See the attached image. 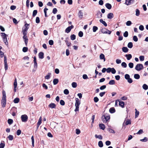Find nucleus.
<instances>
[{
	"mask_svg": "<svg viewBox=\"0 0 148 148\" xmlns=\"http://www.w3.org/2000/svg\"><path fill=\"white\" fill-rule=\"evenodd\" d=\"M118 101L119 102V105L122 108H123L125 104L124 102L123 101H119V100H118Z\"/></svg>",
	"mask_w": 148,
	"mask_h": 148,
	"instance_id": "11",
	"label": "nucleus"
},
{
	"mask_svg": "<svg viewBox=\"0 0 148 148\" xmlns=\"http://www.w3.org/2000/svg\"><path fill=\"white\" fill-rule=\"evenodd\" d=\"M8 123L9 125H11L13 123V120L12 119H9L8 120Z\"/></svg>",
	"mask_w": 148,
	"mask_h": 148,
	"instance_id": "37",
	"label": "nucleus"
},
{
	"mask_svg": "<svg viewBox=\"0 0 148 148\" xmlns=\"http://www.w3.org/2000/svg\"><path fill=\"white\" fill-rule=\"evenodd\" d=\"M109 112L111 113H113L115 112V110L114 108H111L109 109Z\"/></svg>",
	"mask_w": 148,
	"mask_h": 148,
	"instance_id": "22",
	"label": "nucleus"
},
{
	"mask_svg": "<svg viewBox=\"0 0 148 148\" xmlns=\"http://www.w3.org/2000/svg\"><path fill=\"white\" fill-rule=\"evenodd\" d=\"M140 141L142 142H146L148 141V138L147 137H145L143 139H140Z\"/></svg>",
	"mask_w": 148,
	"mask_h": 148,
	"instance_id": "32",
	"label": "nucleus"
},
{
	"mask_svg": "<svg viewBox=\"0 0 148 148\" xmlns=\"http://www.w3.org/2000/svg\"><path fill=\"white\" fill-rule=\"evenodd\" d=\"M19 101V99L18 98H15L14 100V102L15 103H18Z\"/></svg>",
	"mask_w": 148,
	"mask_h": 148,
	"instance_id": "38",
	"label": "nucleus"
},
{
	"mask_svg": "<svg viewBox=\"0 0 148 148\" xmlns=\"http://www.w3.org/2000/svg\"><path fill=\"white\" fill-rule=\"evenodd\" d=\"M143 69V65L141 64H137L135 67V69L138 71H140Z\"/></svg>",
	"mask_w": 148,
	"mask_h": 148,
	"instance_id": "3",
	"label": "nucleus"
},
{
	"mask_svg": "<svg viewBox=\"0 0 148 148\" xmlns=\"http://www.w3.org/2000/svg\"><path fill=\"white\" fill-rule=\"evenodd\" d=\"M98 145L99 147H102L103 146V144L102 142L101 141H99L98 142Z\"/></svg>",
	"mask_w": 148,
	"mask_h": 148,
	"instance_id": "30",
	"label": "nucleus"
},
{
	"mask_svg": "<svg viewBox=\"0 0 148 148\" xmlns=\"http://www.w3.org/2000/svg\"><path fill=\"white\" fill-rule=\"evenodd\" d=\"M28 116L26 114H23L21 116V119L23 122H26L28 120Z\"/></svg>",
	"mask_w": 148,
	"mask_h": 148,
	"instance_id": "5",
	"label": "nucleus"
},
{
	"mask_svg": "<svg viewBox=\"0 0 148 148\" xmlns=\"http://www.w3.org/2000/svg\"><path fill=\"white\" fill-rule=\"evenodd\" d=\"M99 126L100 128L102 130H104L105 128V126L104 124H100Z\"/></svg>",
	"mask_w": 148,
	"mask_h": 148,
	"instance_id": "19",
	"label": "nucleus"
},
{
	"mask_svg": "<svg viewBox=\"0 0 148 148\" xmlns=\"http://www.w3.org/2000/svg\"><path fill=\"white\" fill-rule=\"evenodd\" d=\"M114 17V14L112 13H109L107 15V18L111 19Z\"/></svg>",
	"mask_w": 148,
	"mask_h": 148,
	"instance_id": "8",
	"label": "nucleus"
},
{
	"mask_svg": "<svg viewBox=\"0 0 148 148\" xmlns=\"http://www.w3.org/2000/svg\"><path fill=\"white\" fill-rule=\"evenodd\" d=\"M70 38H71V39L72 40H74L75 39V38H76L75 35L74 34H72L71 35Z\"/></svg>",
	"mask_w": 148,
	"mask_h": 148,
	"instance_id": "43",
	"label": "nucleus"
},
{
	"mask_svg": "<svg viewBox=\"0 0 148 148\" xmlns=\"http://www.w3.org/2000/svg\"><path fill=\"white\" fill-rule=\"evenodd\" d=\"M106 88V85H103L101 86L100 87V89L101 90H103L104 89Z\"/></svg>",
	"mask_w": 148,
	"mask_h": 148,
	"instance_id": "64",
	"label": "nucleus"
},
{
	"mask_svg": "<svg viewBox=\"0 0 148 148\" xmlns=\"http://www.w3.org/2000/svg\"><path fill=\"white\" fill-rule=\"evenodd\" d=\"M110 116H102V118L103 119H103H104L106 120V121H108V120H109L110 119Z\"/></svg>",
	"mask_w": 148,
	"mask_h": 148,
	"instance_id": "13",
	"label": "nucleus"
},
{
	"mask_svg": "<svg viewBox=\"0 0 148 148\" xmlns=\"http://www.w3.org/2000/svg\"><path fill=\"white\" fill-rule=\"evenodd\" d=\"M83 13L82 12L81 10H80L78 13V15L79 17L81 18H82L83 16Z\"/></svg>",
	"mask_w": 148,
	"mask_h": 148,
	"instance_id": "25",
	"label": "nucleus"
},
{
	"mask_svg": "<svg viewBox=\"0 0 148 148\" xmlns=\"http://www.w3.org/2000/svg\"><path fill=\"white\" fill-rule=\"evenodd\" d=\"M1 36L3 38V41L6 45H8V42L7 40V36H8L7 34H5L4 33H1Z\"/></svg>",
	"mask_w": 148,
	"mask_h": 148,
	"instance_id": "1",
	"label": "nucleus"
},
{
	"mask_svg": "<svg viewBox=\"0 0 148 148\" xmlns=\"http://www.w3.org/2000/svg\"><path fill=\"white\" fill-rule=\"evenodd\" d=\"M133 40L134 41L137 42L138 40V38L136 36H134L133 37Z\"/></svg>",
	"mask_w": 148,
	"mask_h": 148,
	"instance_id": "54",
	"label": "nucleus"
},
{
	"mask_svg": "<svg viewBox=\"0 0 148 148\" xmlns=\"http://www.w3.org/2000/svg\"><path fill=\"white\" fill-rule=\"evenodd\" d=\"M123 51L125 53L127 52L128 51V49L126 47H123L122 48Z\"/></svg>",
	"mask_w": 148,
	"mask_h": 148,
	"instance_id": "24",
	"label": "nucleus"
},
{
	"mask_svg": "<svg viewBox=\"0 0 148 148\" xmlns=\"http://www.w3.org/2000/svg\"><path fill=\"white\" fill-rule=\"evenodd\" d=\"M102 14L100 11H98L97 12L96 14L97 17L98 18H100L102 17Z\"/></svg>",
	"mask_w": 148,
	"mask_h": 148,
	"instance_id": "7",
	"label": "nucleus"
},
{
	"mask_svg": "<svg viewBox=\"0 0 148 148\" xmlns=\"http://www.w3.org/2000/svg\"><path fill=\"white\" fill-rule=\"evenodd\" d=\"M28 50V48L27 47H24L23 48V51L24 52H26Z\"/></svg>",
	"mask_w": 148,
	"mask_h": 148,
	"instance_id": "52",
	"label": "nucleus"
},
{
	"mask_svg": "<svg viewBox=\"0 0 148 148\" xmlns=\"http://www.w3.org/2000/svg\"><path fill=\"white\" fill-rule=\"evenodd\" d=\"M134 77L136 79H139L140 78V76L138 74H136L134 75Z\"/></svg>",
	"mask_w": 148,
	"mask_h": 148,
	"instance_id": "31",
	"label": "nucleus"
},
{
	"mask_svg": "<svg viewBox=\"0 0 148 148\" xmlns=\"http://www.w3.org/2000/svg\"><path fill=\"white\" fill-rule=\"evenodd\" d=\"M140 60L141 61H143L144 60V56H141L139 57Z\"/></svg>",
	"mask_w": 148,
	"mask_h": 148,
	"instance_id": "56",
	"label": "nucleus"
},
{
	"mask_svg": "<svg viewBox=\"0 0 148 148\" xmlns=\"http://www.w3.org/2000/svg\"><path fill=\"white\" fill-rule=\"evenodd\" d=\"M127 47L130 48H131L133 47V44L132 42H129L128 45Z\"/></svg>",
	"mask_w": 148,
	"mask_h": 148,
	"instance_id": "36",
	"label": "nucleus"
},
{
	"mask_svg": "<svg viewBox=\"0 0 148 148\" xmlns=\"http://www.w3.org/2000/svg\"><path fill=\"white\" fill-rule=\"evenodd\" d=\"M59 82V80L58 79H54L53 81V82L54 85H56Z\"/></svg>",
	"mask_w": 148,
	"mask_h": 148,
	"instance_id": "26",
	"label": "nucleus"
},
{
	"mask_svg": "<svg viewBox=\"0 0 148 148\" xmlns=\"http://www.w3.org/2000/svg\"><path fill=\"white\" fill-rule=\"evenodd\" d=\"M98 27L96 26H94L92 28V30L93 32H95L98 29Z\"/></svg>",
	"mask_w": 148,
	"mask_h": 148,
	"instance_id": "45",
	"label": "nucleus"
},
{
	"mask_svg": "<svg viewBox=\"0 0 148 148\" xmlns=\"http://www.w3.org/2000/svg\"><path fill=\"white\" fill-rule=\"evenodd\" d=\"M31 140L32 141V145L33 147H34V136H33L31 137Z\"/></svg>",
	"mask_w": 148,
	"mask_h": 148,
	"instance_id": "44",
	"label": "nucleus"
},
{
	"mask_svg": "<svg viewBox=\"0 0 148 148\" xmlns=\"http://www.w3.org/2000/svg\"><path fill=\"white\" fill-rule=\"evenodd\" d=\"M3 97L2 99L6 100V96L5 92L4 90L2 91Z\"/></svg>",
	"mask_w": 148,
	"mask_h": 148,
	"instance_id": "15",
	"label": "nucleus"
},
{
	"mask_svg": "<svg viewBox=\"0 0 148 148\" xmlns=\"http://www.w3.org/2000/svg\"><path fill=\"white\" fill-rule=\"evenodd\" d=\"M41 121H42L41 117H40V118H39V119L38 120V121L37 124V127H36L37 129H36V130H37L38 129L39 126H40V125L41 124Z\"/></svg>",
	"mask_w": 148,
	"mask_h": 148,
	"instance_id": "10",
	"label": "nucleus"
},
{
	"mask_svg": "<svg viewBox=\"0 0 148 148\" xmlns=\"http://www.w3.org/2000/svg\"><path fill=\"white\" fill-rule=\"evenodd\" d=\"M135 110L136 112L135 117L136 118H137L138 116L139 115V111H138L136 109H135Z\"/></svg>",
	"mask_w": 148,
	"mask_h": 148,
	"instance_id": "28",
	"label": "nucleus"
},
{
	"mask_svg": "<svg viewBox=\"0 0 148 148\" xmlns=\"http://www.w3.org/2000/svg\"><path fill=\"white\" fill-rule=\"evenodd\" d=\"M123 36L125 37H127L128 36V32L127 31H125L123 34Z\"/></svg>",
	"mask_w": 148,
	"mask_h": 148,
	"instance_id": "62",
	"label": "nucleus"
},
{
	"mask_svg": "<svg viewBox=\"0 0 148 148\" xmlns=\"http://www.w3.org/2000/svg\"><path fill=\"white\" fill-rule=\"evenodd\" d=\"M131 124V121L130 120H127L125 124L126 125H127L129 124Z\"/></svg>",
	"mask_w": 148,
	"mask_h": 148,
	"instance_id": "55",
	"label": "nucleus"
},
{
	"mask_svg": "<svg viewBox=\"0 0 148 148\" xmlns=\"http://www.w3.org/2000/svg\"><path fill=\"white\" fill-rule=\"evenodd\" d=\"M36 22L37 23H38L40 22V20L39 18L38 17H37L36 18Z\"/></svg>",
	"mask_w": 148,
	"mask_h": 148,
	"instance_id": "53",
	"label": "nucleus"
},
{
	"mask_svg": "<svg viewBox=\"0 0 148 148\" xmlns=\"http://www.w3.org/2000/svg\"><path fill=\"white\" fill-rule=\"evenodd\" d=\"M75 106L76 107L75 109V112H77L79 110V106L80 104V102L79 101L78 98H76L75 99Z\"/></svg>",
	"mask_w": 148,
	"mask_h": 148,
	"instance_id": "2",
	"label": "nucleus"
},
{
	"mask_svg": "<svg viewBox=\"0 0 148 148\" xmlns=\"http://www.w3.org/2000/svg\"><path fill=\"white\" fill-rule=\"evenodd\" d=\"M140 11L139 10L137 9L136 10V15L137 16H138L140 15Z\"/></svg>",
	"mask_w": 148,
	"mask_h": 148,
	"instance_id": "34",
	"label": "nucleus"
},
{
	"mask_svg": "<svg viewBox=\"0 0 148 148\" xmlns=\"http://www.w3.org/2000/svg\"><path fill=\"white\" fill-rule=\"evenodd\" d=\"M22 32H23V34L24 35L23 37V38H24L25 37V38L27 34V31H26V30L25 31L24 30H22Z\"/></svg>",
	"mask_w": 148,
	"mask_h": 148,
	"instance_id": "27",
	"label": "nucleus"
},
{
	"mask_svg": "<svg viewBox=\"0 0 148 148\" xmlns=\"http://www.w3.org/2000/svg\"><path fill=\"white\" fill-rule=\"evenodd\" d=\"M121 65L124 68H126L127 66V64L125 62H124L122 63Z\"/></svg>",
	"mask_w": 148,
	"mask_h": 148,
	"instance_id": "47",
	"label": "nucleus"
},
{
	"mask_svg": "<svg viewBox=\"0 0 148 148\" xmlns=\"http://www.w3.org/2000/svg\"><path fill=\"white\" fill-rule=\"evenodd\" d=\"M95 137L96 138H98L100 140H102V139L103 138V137L101 135H98L97 134H95Z\"/></svg>",
	"mask_w": 148,
	"mask_h": 148,
	"instance_id": "23",
	"label": "nucleus"
},
{
	"mask_svg": "<svg viewBox=\"0 0 148 148\" xmlns=\"http://www.w3.org/2000/svg\"><path fill=\"white\" fill-rule=\"evenodd\" d=\"M125 56L128 60H130L132 58V56L131 54H126Z\"/></svg>",
	"mask_w": 148,
	"mask_h": 148,
	"instance_id": "20",
	"label": "nucleus"
},
{
	"mask_svg": "<svg viewBox=\"0 0 148 148\" xmlns=\"http://www.w3.org/2000/svg\"><path fill=\"white\" fill-rule=\"evenodd\" d=\"M143 88L145 90H147L148 88V86L147 85L144 84L143 86Z\"/></svg>",
	"mask_w": 148,
	"mask_h": 148,
	"instance_id": "35",
	"label": "nucleus"
},
{
	"mask_svg": "<svg viewBox=\"0 0 148 148\" xmlns=\"http://www.w3.org/2000/svg\"><path fill=\"white\" fill-rule=\"evenodd\" d=\"M106 7L109 10H110L112 8V5L109 3H107L105 5Z\"/></svg>",
	"mask_w": 148,
	"mask_h": 148,
	"instance_id": "18",
	"label": "nucleus"
},
{
	"mask_svg": "<svg viewBox=\"0 0 148 148\" xmlns=\"http://www.w3.org/2000/svg\"><path fill=\"white\" fill-rule=\"evenodd\" d=\"M115 84V81L113 80H112L110 81L108 83V84L110 85H113Z\"/></svg>",
	"mask_w": 148,
	"mask_h": 148,
	"instance_id": "41",
	"label": "nucleus"
},
{
	"mask_svg": "<svg viewBox=\"0 0 148 148\" xmlns=\"http://www.w3.org/2000/svg\"><path fill=\"white\" fill-rule=\"evenodd\" d=\"M134 0H126L125 4L127 5H129L131 4V3L133 2Z\"/></svg>",
	"mask_w": 148,
	"mask_h": 148,
	"instance_id": "9",
	"label": "nucleus"
},
{
	"mask_svg": "<svg viewBox=\"0 0 148 148\" xmlns=\"http://www.w3.org/2000/svg\"><path fill=\"white\" fill-rule=\"evenodd\" d=\"M99 21L100 23L103 24L106 27L107 26V24L106 23V22L103 21L102 19H100L99 20Z\"/></svg>",
	"mask_w": 148,
	"mask_h": 148,
	"instance_id": "21",
	"label": "nucleus"
},
{
	"mask_svg": "<svg viewBox=\"0 0 148 148\" xmlns=\"http://www.w3.org/2000/svg\"><path fill=\"white\" fill-rule=\"evenodd\" d=\"M72 86L73 87L75 88L77 86V84L75 82H73L71 84Z\"/></svg>",
	"mask_w": 148,
	"mask_h": 148,
	"instance_id": "39",
	"label": "nucleus"
},
{
	"mask_svg": "<svg viewBox=\"0 0 148 148\" xmlns=\"http://www.w3.org/2000/svg\"><path fill=\"white\" fill-rule=\"evenodd\" d=\"M139 28L140 30L143 31L144 29V27L143 25H141L139 26Z\"/></svg>",
	"mask_w": 148,
	"mask_h": 148,
	"instance_id": "59",
	"label": "nucleus"
},
{
	"mask_svg": "<svg viewBox=\"0 0 148 148\" xmlns=\"http://www.w3.org/2000/svg\"><path fill=\"white\" fill-rule=\"evenodd\" d=\"M94 100L95 102H97L99 100V99L97 97H95L94 98Z\"/></svg>",
	"mask_w": 148,
	"mask_h": 148,
	"instance_id": "57",
	"label": "nucleus"
},
{
	"mask_svg": "<svg viewBox=\"0 0 148 148\" xmlns=\"http://www.w3.org/2000/svg\"><path fill=\"white\" fill-rule=\"evenodd\" d=\"M24 41H25V45H26L27 43L28 42V39L27 38V36H26V38L25 37L24 38H23Z\"/></svg>",
	"mask_w": 148,
	"mask_h": 148,
	"instance_id": "46",
	"label": "nucleus"
},
{
	"mask_svg": "<svg viewBox=\"0 0 148 148\" xmlns=\"http://www.w3.org/2000/svg\"><path fill=\"white\" fill-rule=\"evenodd\" d=\"M99 58L100 59L102 60L103 59V61L104 62L106 60V59L104 55L102 54L101 53L99 56Z\"/></svg>",
	"mask_w": 148,
	"mask_h": 148,
	"instance_id": "14",
	"label": "nucleus"
},
{
	"mask_svg": "<svg viewBox=\"0 0 148 148\" xmlns=\"http://www.w3.org/2000/svg\"><path fill=\"white\" fill-rule=\"evenodd\" d=\"M60 104L62 106H64L65 104L64 101L62 100H61L60 101Z\"/></svg>",
	"mask_w": 148,
	"mask_h": 148,
	"instance_id": "60",
	"label": "nucleus"
},
{
	"mask_svg": "<svg viewBox=\"0 0 148 148\" xmlns=\"http://www.w3.org/2000/svg\"><path fill=\"white\" fill-rule=\"evenodd\" d=\"M21 131L20 130H18L16 132V134L18 136L21 133Z\"/></svg>",
	"mask_w": 148,
	"mask_h": 148,
	"instance_id": "58",
	"label": "nucleus"
},
{
	"mask_svg": "<svg viewBox=\"0 0 148 148\" xmlns=\"http://www.w3.org/2000/svg\"><path fill=\"white\" fill-rule=\"evenodd\" d=\"M8 138L9 140H12L14 138L13 136L11 135H9L8 136Z\"/></svg>",
	"mask_w": 148,
	"mask_h": 148,
	"instance_id": "50",
	"label": "nucleus"
},
{
	"mask_svg": "<svg viewBox=\"0 0 148 148\" xmlns=\"http://www.w3.org/2000/svg\"><path fill=\"white\" fill-rule=\"evenodd\" d=\"M38 56L39 58L40 59H42L44 58V53L42 52H40L38 54Z\"/></svg>",
	"mask_w": 148,
	"mask_h": 148,
	"instance_id": "17",
	"label": "nucleus"
},
{
	"mask_svg": "<svg viewBox=\"0 0 148 148\" xmlns=\"http://www.w3.org/2000/svg\"><path fill=\"white\" fill-rule=\"evenodd\" d=\"M73 27V25H71L70 26H69L65 30V32L67 33H69Z\"/></svg>",
	"mask_w": 148,
	"mask_h": 148,
	"instance_id": "6",
	"label": "nucleus"
},
{
	"mask_svg": "<svg viewBox=\"0 0 148 148\" xmlns=\"http://www.w3.org/2000/svg\"><path fill=\"white\" fill-rule=\"evenodd\" d=\"M143 133V130L142 129L140 130L136 134L134 133V134H136L138 135H140L141 134H142Z\"/></svg>",
	"mask_w": 148,
	"mask_h": 148,
	"instance_id": "29",
	"label": "nucleus"
},
{
	"mask_svg": "<svg viewBox=\"0 0 148 148\" xmlns=\"http://www.w3.org/2000/svg\"><path fill=\"white\" fill-rule=\"evenodd\" d=\"M49 106L51 108H55L56 107V105L55 103H51L49 104Z\"/></svg>",
	"mask_w": 148,
	"mask_h": 148,
	"instance_id": "16",
	"label": "nucleus"
},
{
	"mask_svg": "<svg viewBox=\"0 0 148 148\" xmlns=\"http://www.w3.org/2000/svg\"><path fill=\"white\" fill-rule=\"evenodd\" d=\"M128 66L130 68H132L134 66V64L132 62H130L128 64Z\"/></svg>",
	"mask_w": 148,
	"mask_h": 148,
	"instance_id": "42",
	"label": "nucleus"
},
{
	"mask_svg": "<svg viewBox=\"0 0 148 148\" xmlns=\"http://www.w3.org/2000/svg\"><path fill=\"white\" fill-rule=\"evenodd\" d=\"M6 100H4L3 99L1 100V105L3 107H4L6 104Z\"/></svg>",
	"mask_w": 148,
	"mask_h": 148,
	"instance_id": "12",
	"label": "nucleus"
},
{
	"mask_svg": "<svg viewBox=\"0 0 148 148\" xmlns=\"http://www.w3.org/2000/svg\"><path fill=\"white\" fill-rule=\"evenodd\" d=\"M111 72L112 74H115L116 72V71L115 69L113 68H112Z\"/></svg>",
	"mask_w": 148,
	"mask_h": 148,
	"instance_id": "63",
	"label": "nucleus"
},
{
	"mask_svg": "<svg viewBox=\"0 0 148 148\" xmlns=\"http://www.w3.org/2000/svg\"><path fill=\"white\" fill-rule=\"evenodd\" d=\"M108 130L110 133H111L114 134L115 133L114 131L113 130L110 128H108Z\"/></svg>",
	"mask_w": 148,
	"mask_h": 148,
	"instance_id": "48",
	"label": "nucleus"
},
{
	"mask_svg": "<svg viewBox=\"0 0 148 148\" xmlns=\"http://www.w3.org/2000/svg\"><path fill=\"white\" fill-rule=\"evenodd\" d=\"M64 92L65 94L66 95H68L69 93V91L67 89H65L64 91Z\"/></svg>",
	"mask_w": 148,
	"mask_h": 148,
	"instance_id": "49",
	"label": "nucleus"
},
{
	"mask_svg": "<svg viewBox=\"0 0 148 148\" xmlns=\"http://www.w3.org/2000/svg\"><path fill=\"white\" fill-rule=\"evenodd\" d=\"M111 32H112L111 31H110L105 28H103L101 29V32L103 34H110Z\"/></svg>",
	"mask_w": 148,
	"mask_h": 148,
	"instance_id": "4",
	"label": "nucleus"
},
{
	"mask_svg": "<svg viewBox=\"0 0 148 148\" xmlns=\"http://www.w3.org/2000/svg\"><path fill=\"white\" fill-rule=\"evenodd\" d=\"M38 12L37 10H34L33 11L32 14V16L34 17H35L37 13Z\"/></svg>",
	"mask_w": 148,
	"mask_h": 148,
	"instance_id": "33",
	"label": "nucleus"
},
{
	"mask_svg": "<svg viewBox=\"0 0 148 148\" xmlns=\"http://www.w3.org/2000/svg\"><path fill=\"white\" fill-rule=\"evenodd\" d=\"M130 77V75L128 74H126L125 75V78L127 80Z\"/></svg>",
	"mask_w": 148,
	"mask_h": 148,
	"instance_id": "61",
	"label": "nucleus"
},
{
	"mask_svg": "<svg viewBox=\"0 0 148 148\" xmlns=\"http://www.w3.org/2000/svg\"><path fill=\"white\" fill-rule=\"evenodd\" d=\"M83 33L82 31H80L79 32L78 36L79 37H81L83 36Z\"/></svg>",
	"mask_w": 148,
	"mask_h": 148,
	"instance_id": "51",
	"label": "nucleus"
},
{
	"mask_svg": "<svg viewBox=\"0 0 148 148\" xmlns=\"http://www.w3.org/2000/svg\"><path fill=\"white\" fill-rule=\"evenodd\" d=\"M51 73H49L45 77V79H48L50 78V75Z\"/></svg>",
	"mask_w": 148,
	"mask_h": 148,
	"instance_id": "40",
	"label": "nucleus"
}]
</instances>
